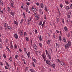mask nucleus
I'll return each mask as SVG.
<instances>
[{
	"label": "nucleus",
	"mask_w": 72,
	"mask_h": 72,
	"mask_svg": "<svg viewBox=\"0 0 72 72\" xmlns=\"http://www.w3.org/2000/svg\"><path fill=\"white\" fill-rule=\"evenodd\" d=\"M24 36H25L26 35H27V33H26V32H25L24 33Z\"/></svg>",
	"instance_id": "3c124183"
},
{
	"label": "nucleus",
	"mask_w": 72,
	"mask_h": 72,
	"mask_svg": "<svg viewBox=\"0 0 72 72\" xmlns=\"http://www.w3.org/2000/svg\"><path fill=\"white\" fill-rule=\"evenodd\" d=\"M10 47L11 49H14V47L13 46V45H11Z\"/></svg>",
	"instance_id": "e433bc0d"
},
{
	"label": "nucleus",
	"mask_w": 72,
	"mask_h": 72,
	"mask_svg": "<svg viewBox=\"0 0 72 72\" xmlns=\"http://www.w3.org/2000/svg\"><path fill=\"white\" fill-rule=\"evenodd\" d=\"M14 36L15 37V39H18V35H17V34H14Z\"/></svg>",
	"instance_id": "4468645a"
},
{
	"label": "nucleus",
	"mask_w": 72,
	"mask_h": 72,
	"mask_svg": "<svg viewBox=\"0 0 72 72\" xmlns=\"http://www.w3.org/2000/svg\"><path fill=\"white\" fill-rule=\"evenodd\" d=\"M32 64L33 65V67H35V64H34V62H32Z\"/></svg>",
	"instance_id": "37998d69"
},
{
	"label": "nucleus",
	"mask_w": 72,
	"mask_h": 72,
	"mask_svg": "<svg viewBox=\"0 0 72 72\" xmlns=\"http://www.w3.org/2000/svg\"><path fill=\"white\" fill-rule=\"evenodd\" d=\"M67 16L68 18H71V17L70 16V15H69V14H68Z\"/></svg>",
	"instance_id": "c03bdc74"
},
{
	"label": "nucleus",
	"mask_w": 72,
	"mask_h": 72,
	"mask_svg": "<svg viewBox=\"0 0 72 72\" xmlns=\"http://www.w3.org/2000/svg\"><path fill=\"white\" fill-rule=\"evenodd\" d=\"M4 28L5 30H6V28L8 26V24L6 23H5L4 24Z\"/></svg>",
	"instance_id": "7ed1b4c3"
},
{
	"label": "nucleus",
	"mask_w": 72,
	"mask_h": 72,
	"mask_svg": "<svg viewBox=\"0 0 72 72\" xmlns=\"http://www.w3.org/2000/svg\"><path fill=\"white\" fill-rule=\"evenodd\" d=\"M26 12H28V8L27 7H26V8H25Z\"/></svg>",
	"instance_id": "a878e982"
},
{
	"label": "nucleus",
	"mask_w": 72,
	"mask_h": 72,
	"mask_svg": "<svg viewBox=\"0 0 72 72\" xmlns=\"http://www.w3.org/2000/svg\"><path fill=\"white\" fill-rule=\"evenodd\" d=\"M39 39L40 40L42 41V38H41V35H40V36Z\"/></svg>",
	"instance_id": "473e14b6"
},
{
	"label": "nucleus",
	"mask_w": 72,
	"mask_h": 72,
	"mask_svg": "<svg viewBox=\"0 0 72 72\" xmlns=\"http://www.w3.org/2000/svg\"><path fill=\"white\" fill-rule=\"evenodd\" d=\"M26 5H30V3L28 2H27Z\"/></svg>",
	"instance_id": "09e8293b"
},
{
	"label": "nucleus",
	"mask_w": 72,
	"mask_h": 72,
	"mask_svg": "<svg viewBox=\"0 0 72 72\" xmlns=\"http://www.w3.org/2000/svg\"><path fill=\"white\" fill-rule=\"evenodd\" d=\"M8 13H10V11H11V9L10 8V7H8Z\"/></svg>",
	"instance_id": "2eb2a0df"
},
{
	"label": "nucleus",
	"mask_w": 72,
	"mask_h": 72,
	"mask_svg": "<svg viewBox=\"0 0 72 72\" xmlns=\"http://www.w3.org/2000/svg\"><path fill=\"white\" fill-rule=\"evenodd\" d=\"M19 33H23V30H21L20 31Z\"/></svg>",
	"instance_id": "a18cd8bd"
},
{
	"label": "nucleus",
	"mask_w": 72,
	"mask_h": 72,
	"mask_svg": "<svg viewBox=\"0 0 72 72\" xmlns=\"http://www.w3.org/2000/svg\"><path fill=\"white\" fill-rule=\"evenodd\" d=\"M9 59L10 62H12V57L10 56V58H9Z\"/></svg>",
	"instance_id": "c756f323"
},
{
	"label": "nucleus",
	"mask_w": 72,
	"mask_h": 72,
	"mask_svg": "<svg viewBox=\"0 0 72 72\" xmlns=\"http://www.w3.org/2000/svg\"><path fill=\"white\" fill-rule=\"evenodd\" d=\"M63 5L62 4H60V7L61 8H63Z\"/></svg>",
	"instance_id": "69168bd1"
},
{
	"label": "nucleus",
	"mask_w": 72,
	"mask_h": 72,
	"mask_svg": "<svg viewBox=\"0 0 72 72\" xmlns=\"http://www.w3.org/2000/svg\"><path fill=\"white\" fill-rule=\"evenodd\" d=\"M53 36L54 38H55V33H53Z\"/></svg>",
	"instance_id": "338daca9"
},
{
	"label": "nucleus",
	"mask_w": 72,
	"mask_h": 72,
	"mask_svg": "<svg viewBox=\"0 0 72 72\" xmlns=\"http://www.w3.org/2000/svg\"><path fill=\"white\" fill-rule=\"evenodd\" d=\"M39 45L40 47H41V46H42V44H41V43H39Z\"/></svg>",
	"instance_id": "13d9d810"
},
{
	"label": "nucleus",
	"mask_w": 72,
	"mask_h": 72,
	"mask_svg": "<svg viewBox=\"0 0 72 72\" xmlns=\"http://www.w3.org/2000/svg\"><path fill=\"white\" fill-rule=\"evenodd\" d=\"M44 10H46V12H47L48 9H47L46 7H45Z\"/></svg>",
	"instance_id": "864d4df0"
},
{
	"label": "nucleus",
	"mask_w": 72,
	"mask_h": 72,
	"mask_svg": "<svg viewBox=\"0 0 72 72\" xmlns=\"http://www.w3.org/2000/svg\"><path fill=\"white\" fill-rule=\"evenodd\" d=\"M33 48L35 50H37V46H36V45H34V47H33Z\"/></svg>",
	"instance_id": "6ab92c4d"
},
{
	"label": "nucleus",
	"mask_w": 72,
	"mask_h": 72,
	"mask_svg": "<svg viewBox=\"0 0 72 72\" xmlns=\"http://www.w3.org/2000/svg\"><path fill=\"white\" fill-rule=\"evenodd\" d=\"M0 4L1 5H2V6H3V1L2 0H0Z\"/></svg>",
	"instance_id": "9b49d317"
},
{
	"label": "nucleus",
	"mask_w": 72,
	"mask_h": 72,
	"mask_svg": "<svg viewBox=\"0 0 72 72\" xmlns=\"http://www.w3.org/2000/svg\"><path fill=\"white\" fill-rule=\"evenodd\" d=\"M30 71L31 72H34V70L33 69H31L30 70Z\"/></svg>",
	"instance_id": "f704fd0d"
},
{
	"label": "nucleus",
	"mask_w": 72,
	"mask_h": 72,
	"mask_svg": "<svg viewBox=\"0 0 72 72\" xmlns=\"http://www.w3.org/2000/svg\"><path fill=\"white\" fill-rule=\"evenodd\" d=\"M58 13L59 15H60L61 14H60V11H59V10H58Z\"/></svg>",
	"instance_id": "052dcab7"
},
{
	"label": "nucleus",
	"mask_w": 72,
	"mask_h": 72,
	"mask_svg": "<svg viewBox=\"0 0 72 72\" xmlns=\"http://www.w3.org/2000/svg\"><path fill=\"white\" fill-rule=\"evenodd\" d=\"M23 15L24 18H26V16L25 15V14H24V12H23Z\"/></svg>",
	"instance_id": "8fccbe9b"
},
{
	"label": "nucleus",
	"mask_w": 72,
	"mask_h": 72,
	"mask_svg": "<svg viewBox=\"0 0 72 72\" xmlns=\"http://www.w3.org/2000/svg\"><path fill=\"white\" fill-rule=\"evenodd\" d=\"M40 6L41 8H44V4H43V3H41L40 4Z\"/></svg>",
	"instance_id": "f3484780"
},
{
	"label": "nucleus",
	"mask_w": 72,
	"mask_h": 72,
	"mask_svg": "<svg viewBox=\"0 0 72 72\" xmlns=\"http://www.w3.org/2000/svg\"><path fill=\"white\" fill-rule=\"evenodd\" d=\"M35 34H37V33H38L37 30L35 29Z\"/></svg>",
	"instance_id": "7c9ffc66"
},
{
	"label": "nucleus",
	"mask_w": 72,
	"mask_h": 72,
	"mask_svg": "<svg viewBox=\"0 0 72 72\" xmlns=\"http://www.w3.org/2000/svg\"><path fill=\"white\" fill-rule=\"evenodd\" d=\"M23 19H22L21 20V22H20V23L21 24H22V23H23Z\"/></svg>",
	"instance_id": "5701e85b"
},
{
	"label": "nucleus",
	"mask_w": 72,
	"mask_h": 72,
	"mask_svg": "<svg viewBox=\"0 0 72 72\" xmlns=\"http://www.w3.org/2000/svg\"><path fill=\"white\" fill-rule=\"evenodd\" d=\"M10 6H11V7H12V8H14V6H13V5H10Z\"/></svg>",
	"instance_id": "5fc2aeb1"
},
{
	"label": "nucleus",
	"mask_w": 72,
	"mask_h": 72,
	"mask_svg": "<svg viewBox=\"0 0 72 72\" xmlns=\"http://www.w3.org/2000/svg\"><path fill=\"white\" fill-rule=\"evenodd\" d=\"M42 57L43 58V59L44 61H46V55L45 54H43L42 55Z\"/></svg>",
	"instance_id": "f03ea898"
},
{
	"label": "nucleus",
	"mask_w": 72,
	"mask_h": 72,
	"mask_svg": "<svg viewBox=\"0 0 72 72\" xmlns=\"http://www.w3.org/2000/svg\"><path fill=\"white\" fill-rule=\"evenodd\" d=\"M15 58H16V59H18V55H16L15 56Z\"/></svg>",
	"instance_id": "79ce46f5"
},
{
	"label": "nucleus",
	"mask_w": 72,
	"mask_h": 72,
	"mask_svg": "<svg viewBox=\"0 0 72 72\" xmlns=\"http://www.w3.org/2000/svg\"><path fill=\"white\" fill-rule=\"evenodd\" d=\"M65 9L68 10H69L70 9V8L69 6H66L65 7Z\"/></svg>",
	"instance_id": "39448f33"
},
{
	"label": "nucleus",
	"mask_w": 72,
	"mask_h": 72,
	"mask_svg": "<svg viewBox=\"0 0 72 72\" xmlns=\"http://www.w3.org/2000/svg\"><path fill=\"white\" fill-rule=\"evenodd\" d=\"M19 51L20 52V53H22V50L21 49H19Z\"/></svg>",
	"instance_id": "4c0bfd02"
},
{
	"label": "nucleus",
	"mask_w": 72,
	"mask_h": 72,
	"mask_svg": "<svg viewBox=\"0 0 72 72\" xmlns=\"http://www.w3.org/2000/svg\"><path fill=\"white\" fill-rule=\"evenodd\" d=\"M62 23H63V24H64V19H62Z\"/></svg>",
	"instance_id": "49530a36"
},
{
	"label": "nucleus",
	"mask_w": 72,
	"mask_h": 72,
	"mask_svg": "<svg viewBox=\"0 0 72 72\" xmlns=\"http://www.w3.org/2000/svg\"><path fill=\"white\" fill-rule=\"evenodd\" d=\"M48 55L49 59H50V60H51V53H48Z\"/></svg>",
	"instance_id": "20e7f679"
},
{
	"label": "nucleus",
	"mask_w": 72,
	"mask_h": 72,
	"mask_svg": "<svg viewBox=\"0 0 72 72\" xmlns=\"http://www.w3.org/2000/svg\"><path fill=\"white\" fill-rule=\"evenodd\" d=\"M58 38L59 39V40L60 41H62V38H61V36L59 35Z\"/></svg>",
	"instance_id": "393cba45"
},
{
	"label": "nucleus",
	"mask_w": 72,
	"mask_h": 72,
	"mask_svg": "<svg viewBox=\"0 0 72 72\" xmlns=\"http://www.w3.org/2000/svg\"><path fill=\"white\" fill-rule=\"evenodd\" d=\"M71 45H72V44L71 43V40H68V43H67L65 44V49L66 50L67 49H68V48H69Z\"/></svg>",
	"instance_id": "f257e3e1"
},
{
	"label": "nucleus",
	"mask_w": 72,
	"mask_h": 72,
	"mask_svg": "<svg viewBox=\"0 0 72 72\" xmlns=\"http://www.w3.org/2000/svg\"><path fill=\"white\" fill-rule=\"evenodd\" d=\"M14 24H16V26H18V22H16V21H14Z\"/></svg>",
	"instance_id": "a211bd4d"
},
{
	"label": "nucleus",
	"mask_w": 72,
	"mask_h": 72,
	"mask_svg": "<svg viewBox=\"0 0 72 72\" xmlns=\"http://www.w3.org/2000/svg\"><path fill=\"white\" fill-rule=\"evenodd\" d=\"M56 45L57 46H59V44L58 43H56Z\"/></svg>",
	"instance_id": "72a5a7b5"
},
{
	"label": "nucleus",
	"mask_w": 72,
	"mask_h": 72,
	"mask_svg": "<svg viewBox=\"0 0 72 72\" xmlns=\"http://www.w3.org/2000/svg\"><path fill=\"white\" fill-rule=\"evenodd\" d=\"M63 40L64 42H66L67 40H66V38H64L63 39Z\"/></svg>",
	"instance_id": "412c9836"
},
{
	"label": "nucleus",
	"mask_w": 72,
	"mask_h": 72,
	"mask_svg": "<svg viewBox=\"0 0 72 72\" xmlns=\"http://www.w3.org/2000/svg\"><path fill=\"white\" fill-rule=\"evenodd\" d=\"M65 2L66 3V4H69V2H68V1L65 0Z\"/></svg>",
	"instance_id": "b1692460"
},
{
	"label": "nucleus",
	"mask_w": 72,
	"mask_h": 72,
	"mask_svg": "<svg viewBox=\"0 0 72 72\" xmlns=\"http://www.w3.org/2000/svg\"><path fill=\"white\" fill-rule=\"evenodd\" d=\"M52 66L53 68H55V64H52Z\"/></svg>",
	"instance_id": "2f4dec72"
},
{
	"label": "nucleus",
	"mask_w": 72,
	"mask_h": 72,
	"mask_svg": "<svg viewBox=\"0 0 72 72\" xmlns=\"http://www.w3.org/2000/svg\"><path fill=\"white\" fill-rule=\"evenodd\" d=\"M3 57H4V58H6V56L4 54Z\"/></svg>",
	"instance_id": "0e129e2a"
},
{
	"label": "nucleus",
	"mask_w": 72,
	"mask_h": 72,
	"mask_svg": "<svg viewBox=\"0 0 72 72\" xmlns=\"http://www.w3.org/2000/svg\"><path fill=\"white\" fill-rule=\"evenodd\" d=\"M6 49H7V50L8 51H10V50L9 48H8V46H6Z\"/></svg>",
	"instance_id": "4be33fe9"
},
{
	"label": "nucleus",
	"mask_w": 72,
	"mask_h": 72,
	"mask_svg": "<svg viewBox=\"0 0 72 72\" xmlns=\"http://www.w3.org/2000/svg\"><path fill=\"white\" fill-rule=\"evenodd\" d=\"M10 5H14V3H10Z\"/></svg>",
	"instance_id": "680f3d73"
},
{
	"label": "nucleus",
	"mask_w": 72,
	"mask_h": 72,
	"mask_svg": "<svg viewBox=\"0 0 72 72\" xmlns=\"http://www.w3.org/2000/svg\"><path fill=\"white\" fill-rule=\"evenodd\" d=\"M56 22L57 23H58V22H59V21H60V20L59 19V18H58L57 17H56Z\"/></svg>",
	"instance_id": "1a4fd4ad"
},
{
	"label": "nucleus",
	"mask_w": 72,
	"mask_h": 72,
	"mask_svg": "<svg viewBox=\"0 0 72 72\" xmlns=\"http://www.w3.org/2000/svg\"><path fill=\"white\" fill-rule=\"evenodd\" d=\"M11 12L10 13V14H11V15H12V16H13V15H14V12H12V11L11 10Z\"/></svg>",
	"instance_id": "dca6fc26"
},
{
	"label": "nucleus",
	"mask_w": 72,
	"mask_h": 72,
	"mask_svg": "<svg viewBox=\"0 0 72 72\" xmlns=\"http://www.w3.org/2000/svg\"><path fill=\"white\" fill-rule=\"evenodd\" d=\"M67 36L68 37H69L70 36V34H69V33L67 35Z\"/></svg>",
	"instance_id": "603ef678"
},
{
	"label": "nucleus",
	"mask_w": 72,
	"mask_h": 72,
	"mask_svg": "<svg viewBox=\"0 0 72 72\" xmlns=\"http://www.w3.org/2000/svg\"><path fill=\"white\" fill-rule=\"evenodd\" d=\"M24 51L25 52V53L27 54V51H26V48H24Z\"/></svg>",
	"instance_id": "c85d7f7f"
},
{
	"label": "nucleus",
	"mask_w": 72,
	"mask_h": 72,
	"mask_svg": "<svg viewBox=\"0 0 72 72\" xmlns=\"http://www.w3.org/2000/svg\"><path fill=\"white\" fill-rule=\"evenodd\" d=\"M46 55H48L49 54V53L48 52V51L46 50Z\"/></svg>",
	"instance_id": "ea45409f"
},
{
	"label": "nucleus",
	"mask_w": 72,
	"mask_h": 72,
	"mask_svg": "<svg viewBox=\"0 0 72 72\" xmlns=\"http://www.w3.org/2000/svg\"><path fill=\"white\" fill-rule=\"evenodd\" d=\"M25 39L27 41H29V40H28V38L27 37H26Z\"/></svg>",
	"instance_id": "58836bf2"
},
{
	"label": "nucleus",
	"mask_w": 72,
	"mask_h": 72,
	"mask_svg": "<svg viewBox=\"0 0 72 72\" xmlns=\"http://www.w3.org/2000/svg\"><path fill=\"white\" fill-rule=\"evenodd\" d=\"M5 69H8V68L7 67V66H5Z\"/></svg>",
	"instance_id": "4d7b16f0"
},
{
	"label": "nucleus",
	"mask_w": 72,
	"mask_h": 72,
	"mask_svg": "<svg viewBox=\"0 0 72 72\" xmlns=\"http://www.w3.org/2000/svg\"><path fill=\"white\" fill-rule=\"evenodd\" d=\"M27 55L28 56V58H30V52H28L27 53Z\"/></svg>",
	"instance_id": "ddd939ff"
},
{
	"label": "nucleus",
	"mask_w": 72,
	"mask_h": 72,
	"mask_svg": "<svg viewBox=\"0 0 72 72\" xmlns=\"http://www.w3.org/2000/svg\"><path fill=\"white\" fill-rule=\"evenodd\" d=\"M8 29L9 31H12V27L10 26H8L6 28V30Z\"/></svg>",
	"instance_id": "423d86ee"
},
{
	"label": "nucleus",
	"mask_w": 72,
	"mask_h": 72,
	"mask_svg": "<svg viewBox=\"0 0 72 72\" xmlns=\"http://www.w3.org/2000/svg\"><path fill=\"white\" fill-rule=\"evenodd\" d=\"M44 19H46V15H44Z\"/></svg>",
	"instance_id": "a19ab883"
},
{
	"label": "nucleus",
	"mask_w": 72,
	"mask_h": 72,
	"mask_svg": "<svg viewBox=\"0 0 72 72\" xmlns=\"http://www.w3.org/2000/svg\"><path fill=\"white\" fill-rule=\"evenodd\" d=\"M39 12H42V10L40 8L39 10Z\"/></svg>",
	"instance_id": "6e6d98bb"
},
{
	"label": "nucleus",
	"mask_w": 72,
	"mask_h": 72,
	"mask_svg": "<svg viewBox=\"0 0 72 72\" xmlns=\"http://www.w3.org/2000/svg\"><path fill=\"white\" fill-rule=\"evenodd\" d=\"M15 48L16 49V48H17V45H15L14 46Z\"/></svg>",
	"instance_id": "774afa93"
},
{
	"label": "nucleus",
	"mask_w": 72,
	"mask_h": 72,
	"mask_svg": "<svg viewBox=\"0 0 72 72\" xmlns=\"http://www.w3.org/2000/svg\"><path fill=\"white\" fill-rule=\"evenodd\" d=\"M33 61L35 63H36V59L34 58L33 59Z\"/></svg>",
	"instance_id": "de8ad7c7"
},
{
	"label": "nucleus",
	"mask_w": 72,
	"mask_h": 72,
	"mask_svg": "<svg viewBox=\"0 0 72 72\" xmlns=\"http://www.w3.org/2000/svg\"><path fill=\"white\" fill-rule=\"evenodd\" d=\"M33 9L34 10L35 12H36V11H37V10L36 9V8H34Z\"/></svg>",
	"instance_id": "bf43d9fd"
},
{
	"label": "nucleus",
	"mask_w": 72,
	"mask_h": 72,
	"mask_svg": "<svg viewBox=\"0 0 72 72\" xmlns=\"http://www.w3.org/2000/svg\"><path fill=\"white\" fill-rule=\"evenodd\" d=\"M42 23V21H40V23H39V25H41Z\"/></svg>",
	"instance_id": "bb28decb"
},
{
	"label": "nucleus",
	"mask_w": 72,
	"mask_h": 72,
	"mask_svg": "<svg viewBox=\"0 0 72 72\" xmlns=\"http://www.w3.org/2000/svg\"><path fill=\"white\" fill-rule=\"evenodd\" d=\"M19 33L20 36H21V37H22V36H23V33Z\"/></svg>",
	"instance_id": "c9c22d12"
},
{
	"label": "nucleus",
	"mask_w": 72,
	"mask_h": 72,
	"mask_svg": "<svg viewBox=\"0 0 72 72\" xmlns=\"http://www.w3.org/2000/svg\"><path fill=\"white\" fill-rule=\"evenodd\" d=\"M51 41V40L50 39H48L46 41V43L48 45H49L50 44V42Z\"/></svg>",
	"instance_id": "0eeeda50"
},
{
	"label": "nucleus",
	"mask_w": 72,
	"mask_h": 72,
	"mask_svg": "<svg viewBox=\"0 0 72 72\" xmlns=\"http://www.w3.org/2000/svg\"><path fill=\"white\" fill-rule=\"evenodd\" d=\"M2 48H3V45H2V44L0 43V48L1 49H2Z\"/></svg>",
	"instance_id": "cd10ccee"
},
{
	"label": "nucleus",
	"mask_w": 72,
	"mask_h": 72,
	"mask_svg": "<svg viewBox=\"0 0 72 72\" xmlns=\"http://www.w3.org/2000/svg\"><path fill=\"white\" fill-rule=\"evenodd\" d=\"M65 31L66 32H67L68 31V28L66 26H65L64 28Z\"/></svg>",
	"instance_id": "f8f14e48"
},
{
	"label": "nucleus",
	"mask_w": 72,
	"mask_h": 72,
	"mask_svg": "<svg viewBox=\"0 0 72 72\" xmlns=\"http://www.w3.org/2000/svg\"><path fill=\"white\" fill-rule=\"evenodd\" d=\"M46 62L48 65H50V61L49 60H47L46 61Z\"/></svg>",
	"instance_id": "6e6552de"
},
{
	"label": "nucleus",
	"mask_w": 72,
	"mask_h": 72,
	"mask_svg": "<svg viewBox=\"0 0 72 72\" xmlns=\"http://www.w3.org/2000/svg\"><path fill=\"white\" fill-rule=\"evenodd\" d=\"M60 63L61 64V65L63 66H64L65 65V64H66L65 63H64V62L62 61H61V62H60Z\"/></svg>",
	"instance_id": "9d476101"
},
{
	"label": "nucleus",
	"mask_w": 72,
	"mask_h": 72,
	"mask_svg": "<svg viewBox=\"0 0 72 72\" xmlns=\"http://www.w3.org/2000/svg\"><path fill=\"white\" fill-rule=\"evenodd\" d=\"M0 65H1V66H3V62H0Z\"/></svg>",
	"instance_id": "e2e57ef3"
},
{
	"label": "nucleus",
	"mask_w": 72,
	"mask_h": 72,
	"mask_svg": "<svg viewBox=\"0 0 72 72\" xmlns=\"http://www.w3.org/2000/svg\"><path fill=\"white\" fill-rule=\"evenodd\" d=\"M27 23L28 24V25H30V20L29 19L27 20Z\"/></svg>",
	"instance_id": "aec40b11"
}]
</instances>
